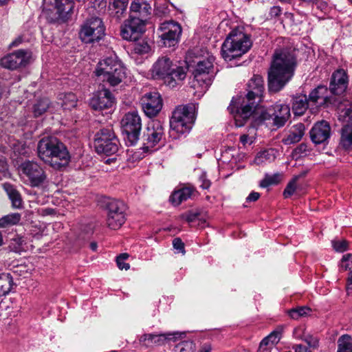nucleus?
Segmentation results:
<instances>
[{"instance_id": "54", "label": "nucleus", "mask_w": 352, "mask_h": 352, "mask_svg": "<svg viewBox=\"0 0 352 352\" xmlns=\"http://www.w3.org/2000/svg\"><path fill=\"white\" fill-rule=\"evenodd\" d=\"M260 197V193L257 192L252 191L250 194L247 197L246 201L247 202H254L257 201Z\"/></svg>"}, {"instance_id": "14", "label": "nucleus", "mask_w": 352, "mask_h": 352, "mask_svg": "<svg viewBox=\"0 0 352 352\" xmlns=\"http://www.w3.org/2000/svg\"><path fill=\"white\" fill-rule=\"evenodd\" d=\"M126 206L120 200H112L107 204V223L109 228L118 230L126 219Z\"/></svg>"}, {"instance_id": "10", "label": "nucleus", "mask_w": 352, "mask_h": 352, "mask_svg": "<svg viewBox=\"0 0 352 352\" xmlns=\"http://www.w3.org/2000/svg\"><path fill=\"white\" fill-rule=\"evenodd\" d=\"M119 140L111 126L102 128L98 131L94 138L96 151L99 154L110 155L118 150Z\"/></svg>"}, {"instance_id": "49", "label": "nucleus", "mask_w": 352, "mask_h": 352, "mask_svg": "<svg viewBox=\"0 0 352 352\" xmlns=\"http://www.w3.org/2000/svg\"><path fill=\"white\" fill-rule=\"evenodd\" d=\"M308 151L307 145L302 143L294 149L293 154L296 157H302V155H307Z\"/></svg>"}, {"instance_id": "62", "label": "nucleus", "mask_w": 352, "mask_h": 352, "mask_svg": "<svg viewBox=\"0 0 352 352\" xmlns=\"http://www.w3.org/2000/svg\"><path fill=\"white\" fill-rule=\"evenodd\" d=\"M22 42V38L21 37L15 39L11 44L12 46H17Z\"/></svg>"}, {"instance_id": "36", "label": "nucleus", "mask_w": 352, "mask_h": 352, "mask_svg": "<svg viewBox=\"0 0 352 352\" xmlns=\"http://www.w3.org/2000/svg\"><path fill=\"white\" fill-rule=\"evenodd\" d=\"M21 216L19 213H11L0 218V228H5L16 225L21 221Z\"/></svg>"}, {"instance_id": "42", "label": "nucleus", "mask_w": 352, "mask_h": 352, "mask_svg": "<svg viewBox=\"0 0 352 352\" xmlns=\"http://www.w3.org/2000/svg\"><path fill=\"white\" fill-rule=\"evenodd\" d=\"M195 344L192 341L184 340L180 342L174 347V352H194Z\"/></svg>"}, {"instance_id": "24", "label": "nucleus", "mask_w": 352, "mask_h": 352, "mask_svg": "<svg viewBox=\"0 0 352 352\" xmlns=\"http://www.w3.org/2000/svg\"><path fill=\"white\" fill-rule=\"evenodd\" d=\"M274 112L275 111L273 109V106L265 109L262 107H258V105H256L252 109V113L250 117H252L256 124L265 123L267 125L274 126Z\"/></svg>"}, {"instance_id": "33", "label": "nucleus", "mask_w": 352, "mask_h": 352, "mask_svg": "<svg viewBox=\"0 0 352 352\" xmlns=\"http://www.w3.org/2000/svg\"><path fill=\"white\" fill-rule=\"evenodd\" d=\"M27 243L25 238L20 235H15L10 239L8 248L10 252L21 254L26 251Z\"/></svg>"}, {"instance_id": "28", "label": "nucleus", "mask_w": 352, "mask_h": 352, "mask_svg": "<svg viewBox=\"0 0 352 352\" xmlns=\"http://www.w3.org/2000/svg\"><path fill=\"white\" fill-rule=\"evenodd\" d=\"M311 105L306 95H300L294 97L292 102V110L296 116H302L305 111Z\"/></svg>"}, {"instance_id": "18", "label": "nucleus", "mask_w": 352, "mask_h": 352, "mask_svg": "<svg viewBox=\"0 0 352 352\" xmlns=\"http://www.w3.org/2000/svg\"><path fill=\"white\" fill-rule=\"evenodd\" d=\"M144 27L142 20L129 19L121 27L120 34L124 40L136 41L143 33Z\"/></svg>"}, {"instance_id": "13", "label": "nucleus", "mask_w": 352, "mask_h": 352, "mask_svg": "<svg viewBox=\"0 0 352 352\" xmlns=\"http://www.w3.org/2000/svg\"><path fill=\"white\" fill-rule=\"evenodd\" d=\"M160 43L162 47H175L179 43L182 29L181 25L173 21H165L158 29Z\"/></svg>"}, {"instance_id": "44", "label": "nucleus", "mask_w": 352, "mask_h": 352, "mask_svg": "<svg viewBox=\"0 0 352 352\" xmlns=\"http://www.w3.org/2000/svg\"><path fill=\"white\" fill-rule=\"evenodd\" d=\"M298 178V176H296L287 184L283 191L285 198H288L294 194L297 188V181Z\"/></svg>"}, {"instance_id": "56", "label": "nucleus", "mask_w": 352, "mask_h": 352, "mask_svg": "<svg viewBox=\"0 0 352 352\" xmlns=\"http://www.w3.org/2000/svg\"><path fill=\"white\" fill-rule=\"evenodd\" d=\"M307 344L312 348H316L318 346V341L316 338H314L311 336L305 339Z\"/></svg>"}, {"instance_id": "3", "label": "nucleus", "mask_w": 352, "mask_h": 352, "mask_svg": "<svg viewBox=\"0 0 352 352\" xmlns=\"http://www.w3.org/2000/svg\"><path fill=\"white\" fill-rule=\"evenodd\" d=\"M39 158L54 169L60 170L70 162V155L66 146L55 137H45L37 145Z\"/></svg>"}, {"instance_id": "37", "label": "nucleus", "mask_w": 352, "mask_h": 352, "mask_svg": "<svg viewBox=\"0 0 352 352\" xmlns=\"http://www.w3.org/2000/svg\"><path fill=\"white\" fill-rule=\"evenodd\" d=\"M337 352H352V338L350 336L343 335L338 339Z\"/></svg>"}, {"instance_id": "16", "label": "nucleus", "mask_w": 352, "mask_h": 352, "mask_svg": "<svg viewBox=\"0 0 352 352\" xmlns=\"http://www.w3.org/2000/svg\"><path fill=\"white\" fill-rule=\"evenodd\" d=\"M31 53L23 50H16L1 60V65L5 68L14 70L28 64Z\"/></svg>"}, {"instance_id": "31", "label": "nucleus", "mask_w": 352, "mask_h": 352, "mask_svg": "<svg viewBox=\"0 0 352 352\" xmlns=\"http://www.w3.org/2000/svg\"><path fill=\"white\" fill-rule=\"evenodd\" d=\"M74 2L72 0H55V7L58 16L62 19H66L72 12Z\"/></svg>"}, {"instance_id": "53", "label": "nucleus", "mask_w": 352, "mask_h": 352, "mask_svg": "<svg viewBox=\"0 0 352 352\" xmlns=\"http://www.w3.org/2000/svg\"><path fill=\"white\" fill-rule=\"evenodd\" d=\"M281 12V8L280 6H275L271 8L270 11V15L272 17H277L280 15Z\"/></svg>"}, {"instance_id": "27", "label": "nucleus", "mask_w": 352, "mask_h": 352, "mask_svg": "<svg viewBox=\"0 0 352 352\" xmlns=\"http://www.w3.org/2000/svg\"><path fill=\"white\" fill-rule=\"evenodd\" d=\"M195 193V188L192 186H186L175 190L170 197V201L175 206L190 199Z\"/></svg>"}, {"instance_id": "39", "label": "nucleus", "mask_w": 352, "mask_h": 352, "mask_svg": "<svg viewBox=\"0 0 352 352\" xmlns=\"http://www.w3.org/2000/svg\"><path fill=\"white\" fill-rule=\"evenodd\" d=\"M132 50L135 54L142 55L148 53L151 47L146 41L138 40L132 44Z\"/></svg>"}, {"instance_id": "25", "label": "nucleus", "mask_w": 352, "mask_h": 352, "mask_svg": "<svg viewBox=\"0 0 352 352\" xmlns=\"http://www.w3.org/2000/svg\"><path fill=\"white\" fill-rule=\"evenodd\" d=\"M348 78L346 73L342 69H340L334 72L332 74L330 89L333 94H340L347 87Z\"/></svg>"}, {"instance_id": "43", "label": "nucleus", "mask_w": 352, "mask_h": 352, "mask_svg": "<svg viewBox=\"0 0 352 352\" xmlns=\"http://www.w3.org/2000/svg\"><path fill=\"white\" fill-rule=\"evenodd\" d=\"M311 309L307 307H300L289 311V316L295 320H298L300 317L305 316L309 314Z\"/></svg>"}, {"instance_id": "55", "label": "nucleus", "mask_w": 352, "mask_h": 352, "mask_svg": "<svg viewBox=\"0 0 352 352\" xmlns=\"http://www.w3.org/2000/svg\"><path fill=\"white\" fill-rule=\"evenodd\" d=\"M240 142L245 146L247 144H251L253 142V139L250 138L248 135L243 134L240 137Z\"/></svg>"}, {"instance_id": "64", "label": "nucleus", "mask_w": 352, "mask_h": 352, "mask_svg": "<svg viewBox=\"0 0 352 352\" xmlns=\"http://www.w3.org/2000/svg\"><path fill=\"white\" fill-rule=\"evenodd\" d=\"M344 115H346V116H347L349 117L351 116H352V109H350V108L346 109L345 111H344Z\"/></svg>"}, {"instance_id": "21", "label": "nucleus", "mask_w": 352, "mask_h": 352, "mask_svg": "<svg viewBox=\"0 0 352 352\" xmlns=\"http://www.w3.org/2000/svg\"><path fill=\"white\" fill-rule=\"evenodd\" d=\"M309 134L311 141L315 144H324L330 138L331 127L327 122L322 120L314 125Z\"/></svg>"}, {"instance_id": "34", "label": "nucleus", "mask_w": 352, "mask_h": 352, "mask_svg": "<svg viewBox=\"0 0 352 352\" xmlns=\"http://www.w3.org/2000/svg\"><path fill=\"white\" fill-rule=\"evenodd\" d=\"M13 279L10 274H0V297L8 294L13 287Z\"/></svg>"}, {"instance_id": "47", "label": "nucleus", "mask_w": 352, "mask_h": 352, "mask_svg": "<svg viewBox=\"0 0 352 352\" xmlns=\"http://www.w3.org/2000/svg\"><path fill=\"white\" fill-rule=\"evenodd\" d=\"M332 245L336 252H343L348 250V242L346 240L333 241Z\"/></svg>"}, {"instance_id": "15", "label": "nucleus", "mask_w": 352, "mask_h": 352, "mask_svg": "<svg viewBox=\"0 0 352 352\" xmlns=\"http://www.w3.org/2000/svg\"><path fill=\"white\" fill-rule=\"evenodd\" d=\"M185 332H167L164 333H144L140 337L139 341L142 345L148 347L151 345L161 346L168 341L177 342L182 340Z\"/></svg>"}, {"instance_id": "19", "label": "nucleus", "mask_w": 352, "mask_h": 352, "mask_svg": "<svg viewBox=\"0 0 352 352\" xmlns=\"http://www.w3.org/2000/svg\"><path fill=\"white\" fill-rule=\"evenodd\" d=\"M140 102L142 109L148 117L155 116L162 107V100L157 92L146 94L142 97Z\"/></svg>"}, {"instance_id": "4", "label": "nucleus", "mask_w": 352, "mask_h": 352, "mask_svg": "<svg viewBox=\"0 0 352 352\" xmlns=\"http://www.w3.org/2000/svg\"><path fill=\"white\" fill-rule=\"evenodd\" d=\"M186 67L175 64L167 56L159 57L150 69L152 78L162 80L170 88L181 85L186 77Z\"/></svg>"}, {"instance_id": "59", "label": "nucleus", "mask_w": 352, "mask_h": 352, "mask_svg": "<svg viewBox=\"0 0 352 352\" xmlns=\"http://www.w3.org/2000/svg\"><path fill=\"white\" fill-rule=\"evenodd\" d=\"M8 168V164L5 160L0 159V172H4Z\"/></svg>"}, {"instance_id": "11", "label": "nucleus", "mask_w": 352, "mask_h": 352, "mask_svg": "<svg viewBox=\"0 0 352 352\" xmlns=\"http://www.w3.org/2000/svg\"><path fill=\"white\" fill-rule=\"evenodd\" d=\"M121 123L128 145H134L139 140L142 129V122L139 114L135 111H130L125 114Z\"/></svg>"}, {"instance_id": "48", "label": "nucleus", "mask_w": 352, "mask_h": 352, "mask_svg": "<svg viewBox=\"0 0 352 352\" xmlns=\"http://www.w3.org/2000/svg\"><path fill=\"white\" fill-rule=\"evenodd\" d=\"M340 267L343 270H350L352 267V254H348L343 256Z\"/></svg>"}, {"instance_id": "38", "label": "nucleus", "mask_w": 352, "mask_h": 352, "mask_svg": "<svg viewBox=\"0 0 352 352\" xmlns=\"http://www.w3.org/2000/svg\"><path fill=\"white\" fill-rule=\"evenodd\" d=\"M128 0H110V6L116 11L118 19H120L126 12Z\"/></svg>"}, {"instance_id": "22", "label": "nucleus", "mask_w": 352, "mask_h": 352, "mask_svg": "<svg viewBox=\"0 0 352 352\" xmlns=\"http://www.w3.org/2000/svg\"><path fill=\"white\" fill-rule=\"evenodd\" d=\"M151 10V6L145 0H134L130 6L129 19L142 20L143 24L145 25Z\"/></svg>"}, {"instance_id": "60", "label": "nucleus", "mask_w": 352, "mask_h": 352, "mask_svg": "<svg viewBox=\"0 0 352 352\" xmlns=\"http://www.w3.org/2000/svg\"><path fill=\"white\" fill-rule=\"evenodd\" d=\"M346 289L349 294L352 293V272H351V276L348 278Z\"/></svg>"}, {"instance_id": "35", "label": "nucleus", "mask_w": 352, "mask_h": 352, "mask_svg": "<svg viewBox=\"0 0 352 352\" xmlns=\"http://www.w3.org/2000/svg\"><path fill=\"white\" fill-rule=\"evenodd\" d=\"M340 144L345 149L352 148V125L347 124L344 126Z\"/></svg>"}, {"instance_id": "58", "label": "nucleus", "mask_w": 352, "mask_h": 352, "mask_svg": "<svg viewBox=\"0 0 352 352\" xmlns=\"http://www.w3.org/2000/svg\"><path fill=\"white\" fill-rule=\"evenodd\" d=\"M267 155H268V153H267V151H266L258 153L256 157V163L259 164L260 162H263V159H267Z\"/></svg>"}, {"instance_id": "45", "label": "nucleus", "mask_w": 352, "mask_h": 352, "mask_svg": "<svg viewBox=\"0 0 352 352\" xmlns=\"http://www.w3.org/2000/svg\"><path fill=\"white\" fill-rule=\"evenodd\" d=\"M279 182V175H266L260 182V186L267 188L271 185L277 184Z\"/></svg>"}, {"instance_id": "40", "label": "nucleus", "mask_w": 352, "mask_h": 352, "mask_svg": "<svg viewBox=\"0 0 352 352\" xmlns=\"http://www.w3.org/2000/svg\"><path fill=\"white\" fill-rule=\"evenodd\" d=\"M50 101L47 98H43L37 101L34 105L33 112L35 117H38L44 113L49 108Z\"/></svg>"}, {"instance_id": "30", "label": "nucleus", "mask_w": 352, "mask_h": 352, "mask_svg": "<svg viewBox=\"0 0 352 352\" xmlns=\"http://www.w3.org/2000/svg\"><path fill=\"white\" fill-rule=\"evenodd\" d=\"M281 331L275 330L264 338L259 345L260 351H268L272 349L280 340Z\"/></svg>"}, {"instance_id": "6", "label": "nucleus", "mask_w": 352, "mask_h": 352, "mask_svg": "<svg viewBox=\"0 0 352 352\" xmlns=\"http://www.w3.org/2000/svg\"><path fill=\"white\" fill-rule=\"evenodd\" d=\"M252 45L248 34L238 29L233 30L222 45V57L225 60L230 61L248 52Z\"/></svg>"}, {"instance_id": "20", "label": "nucleus", "mask_w": 352, "mask_h": 352, "mask_svg": "<svg viewBox=\"0 0 352 352\" xmlns=\"http://www.w3.org/2000/svg\"><path fill=\"white\" fill-rule=\"evenodd\" d=\"M164 137L163 124L159 120H153L147 126L144 133V145L147 148L154 147Z\"/></svg>"}, {"instance_id": "32", "label": "nucleus", "mask_w": 352, "mask_h": 352, "mask_svg": "<svg viewBox=\"0 0 352 352\" xmlns=\"http://www.w3.org/2000/svg\"><path fill=\"white\" fill-rule=\"evenodd\" d=\"M305 126L302 124L295 125L289 134L283 138V142L286 145L298 142L304 135Z\"/></svg>"}, {"instance_id": "52", "label": "nucleus", "mask_w": 352, "mask_h": 352, "mask_svg": "<svg viewBox=\"0 0 352 352\" xmlns=\"http://www.w3.org/2000/svg\"><path fill=\"white\" fill-rule=\"evenodd\" d=\"M201 184L200 185L201 188L203 189H208L210 186V182L206 178V175L203 174L200 176L199 178Z\"/></svg>"}, {"instance_id": "17", "label": "nucleus", "mask_w": 352, "mask_h": 352, "mask_svg": "<svg viewBox=\"0 0 352 352\" xmlns=\"http://www.w3.org/2000/svg\"><path fill=\"white\" fill-rule=\"evenodd\" d=\"M116 103V98L112 93L106 88L94 94L90 99L89 105L96 111L111 109Z\"/></svg>"}, {"instance_id": "29", "label": "nucleus", "mask_w": 352, "mask_h": 352, "mask_svg": "<svg viewBox=\"0 0 352 352\" xmlns=\"http://www.w3.org/2000/svg\"><path fill=\"white\" fill-rule=\"evenodd\" d=\"M3 188L10 199L12 206L15 208H22L23 199L16 187L10 183H5L3 184Z\"/></svg>"}, {"instance_id": "1", "label": "nucleus", "mask_w": 352, "mask_h": 352, "mask_svg": "<svg viewBox=\"0 0 352 352\" xmlns=\"http://www.w3.org/2000/svg\"><path fill=\"white\" fill-rule=\"evenodd\" d=\"M297 65L296 50H276L268 72V88L270 91H280L292 78Z\"/></svg>"}, {"instance_id": "51", "label": "nucleus", "mask_w": 352, "mask_h": 352, "mask_svg": "<svg viewBox=\"0 0 352 352\" xmlns=\"http://www.w3.org/2000/svg\"><path fill=\"white\" fill-rule=\"evenodd\" d=\"M198 216V213L189 212L188 214L181 215V219H184L186 221L190 223L196 221Z\"/></svg>"}, {"instance_id": "50", "label": "nucleus", "mask_w": 352, "mask_h": 352, "mask_svg": "<svg viewBox=\"0 0 352 352\" xmlns=\"http://www.w3.org/2000/svg\"><path fill=\"white\" fill-rule=\"evenodd\" d=\"M173 248L177 250L178 252H182V254L185 253L184 243L182 242L181 239H174L173 241Z\"/></svg>"}, {"instance_id": "63", "label": "nucleus", "mask_w": 352, "mask_h": 352, "mask_svg": "<svg viewBox=\"0 0 352 352\" xmlns=\"http://www.w3.org/2000/svg\"><path fill=\"white\" fill-rule=\"evenodd\" d=\"M97 243L96 242H92L90 244V248L93 250V251H96L97 250Z\"/></svg>"}, {"instance_id": "8", "label": "nucleus", "mask_w": 352, "mask_h": 352, "mask_svg": "<svg viewBox=\"0 0 352 352\" xmlns=\"http://www.w3.org/2000/svg\"><path fill=\"white\" fill-rule=\"evenodd\" d=\"M195 120V105L188 104L179 106L173 112L170 126L173 131L179 135L189 132Z\"/></svg>"}, {"instance_id": "57", "label": "nucleus", "mask_w": 352, "mask_h": 352, "mask_svg": "<svg viewBox=\"0 0 352 352\" xmlns=\"http://www.w3.org/2000/svg\"><path fill=\"white\" fill-rule=\"evenodd\" d=\"M295 352H311L306 346L302 344H296L293 346Z\"/></svg>"}, {"instance_id": "5", "label": "nucleus", "mask_w": 352, "mask_h": 352, "mask_svg": "<svg viewBox=\"0 0 352 352\" xmlns=\"http://www.w3.org/2000/svg\"><path fill=\"white\" fill-rule=\"evenodd\" d=\"M94 72L102 82L113 87L119 85L126 77L125 68L115 54L100 60Z\"/></svg>"}, {"instance_id": "9", "label": "nucleus", "mask_w": 352, "mask_h": 352, "mask_svg": "<svg viewBox=\"0 0 352 352\" xmlns=\"http://www.w3.org/2000/svg\"><path fill=\"white\" fill-rule=\"evenodd\" d=\"M19 175L23 182L31 187H38L47 179L43 166L36 161L25 160L19 168Z\"/></svg>"}, {"instance_id": "46", "label": "nucleus", "mask_w": 352, "mask_h": 352, "mask_svg": "<svg viewBox=\"0 0 352 352\" xmlns=\"http://www.w3.org/2000/svg\"><path fill=\"white\" fill-rule=\"evenodd\" d=\"M129 258V254L126 253H123L120 254L116 258V263L118 268L121 270H127L130 268V265L127 263H125V261Z\"/></svg>"}, {"instance_id": "61", "label": "nucleus", "mask_w": 352, "mask_h": 352, "mask_svg": "<svg viewBox=\"0 0 352 352\" xmlns=\"http://www.w3.org/2000/svg\"><path fill=\"white\" fill-rule=\"evenodd\" d=\"M211 350H212V348H211L210 344H205L201 346L199 352H211Z\"/></svg>"}, {"instance_id": "26", "label": "nucleus", "mask_w": 352, "mask_h": 352, "mask_svg": "<svg viewBox=\"0 0 352 352\" xmlns=\"http://www.w3.org/2000/svg\"><path fill=\"white\" fill-rule=\"evenodd\" d=\"M274 109V126L278 128L285 125L290 116V109L288 105L283 104H275L273 105Z\"/></svg>"}, {"instance_id": "41", "label": "nucleus", "mask_w": 352, "mask_h": 352, "mask_svg": "<svg viewBox=\"0 0 352 352\" xmlns=\"http://www.w3.org/2000/svg\"><path fill=\"white\" fill-rule=\"evenodd\" d=\"M76 104L77 98L74 93L69 92L64 95L62 102V107L63 109H71L75 107Z\"/></svg>"}, {"instance_id": "12", "label": "nucleus", "mask_w": 352, "mask_h": 352, "mask_svg": "<svg viewBox=\"0 0 352 352\" xmlns=\"http://www.w3.org/2000/svg\"><path fill=\"white\" fill-rule=\"evenodd\" d=\"M105 28L99 17L92 16L82 25L80 37L86 43L100 41L104 35Z\"/></svg>"}, {"instance_id": "23", "label": "nucleus", "mask_w": 352, "mask_h": 352, "mask_svg": "<svg viewBox=\"0 0 352 352\" xmlns=\"http://www.w3.org/2000/svg\"><path fill=\"white\" fill-rule=\"evenodd\" d=\"M328 89L326 86L319 85L313 89L309 95L311 112H315L318 107L325 105L329 100Z\"/></svg>"}, {"instance_id": "2", "label": "nucleus", "mask_w": 352, "mask_h": 352, "mask_svg": "<svg viewBox=\"0 0 352 352\" xmlns=\"http://www.w3.org/2000/svg\"><path fill=\"white\" fill-rule=\"evenodd\" d=\"M265 91L264 80L260 75H254L247 84V94L242 99L241 107L236 106V100L233 98L228 109L234 115L235 124L238 127L243 126L246 120L250 118L252 109L262 101Z\"/></svg>"}, {"instance_id": "7", "label": "nucleus", "mask_w": 352, "mask_h": 352, "mask_svg": "<svg viewBox=\"0 0 352 352\" xmlns=\"http://www.w3.org/2000/svg\"><path fill=\"white\" fill-rule=\"evenodd\" d=\"M214 61V57L209 56L206 59L197 63L194 72V79L191 82V87L195 89L199 95L204 94L212 84L214 78L212 72Z\"/></svg>"}]
</instances>
